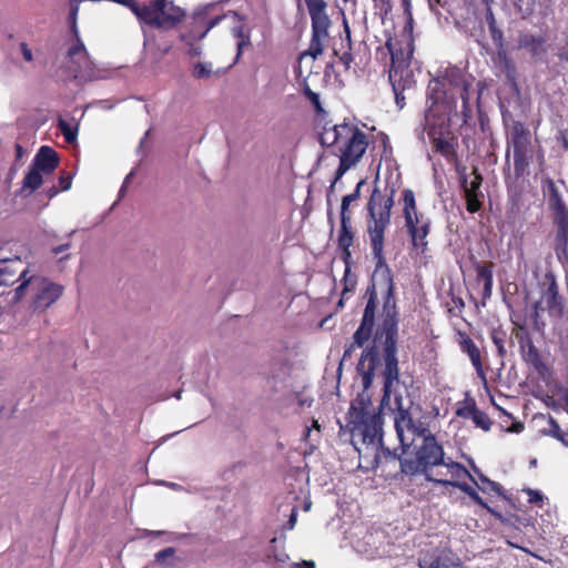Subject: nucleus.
<instances>
[{
  "label": "nucleus",
  "instance_id": "nucleus-34",
  "mask_svg": "<svg viewBox=\"0 0 568 568\" xmlns=\"http://www.w3.org/2000/svg\"><path fill=\"white\" fill-rule=\"evenodd\" d=\"M513 324L515 325L514 335L517 339L519 346L532 342L531 335L527 329L525 322L515 321L511 318Z\"/></svg>",
  "mask_w": 568,
  "mask_h": 568
},
{
  "label": "nucleus",
  "instance_id": "nucleus-11",
  "mask_svg": "<svg viewBox=\"0 0 568 568\" xmlns=\"http://www.w3.org/2000/svg\"><path fill=\"white\" fill-rule=\"evenodd\" d=\"M546 287L541 290L540 301L535 304V313H538V310L541 304L545 305V308L551 315L561 316L564 312V301L559 294L558 285L554 274L548 273L545 275Z\"/></svg>",
  "mask_w": 568,
  "mask_h": 568
},
{
  "label": "nucleus",
  "instance_id": "nucleus-38",
  "mask_svg": "<svg viewBox=\"0 0 568 568\" xmlns=\"http://www.w3.org/2000/svg\"><path fill=\"white\" fill-rule=\"evenodd\" d=\"M548 435H550L552 438L557 439L564 445L568 435V429H561L560 425L552 417H550Z\"/></svg>",
  "mask_w": 568,
  "mask_h": 568
},
{
  "label": "nucleus",
  "instance_id": "nucleus-6",
  "mask_svg": "<svg viewBox=\"0 0 568 568\" xmlns=\"http://www.w3.org/2000/svg\"><path fill=\"white\" fill-rule=\"evenodd\" d=\"M508 143L514 150V180H518L526 174L534 155L530 132L523 122L513 123Z\"/></svg>",
  "mask_w": 568,
  "mask_h": 568
},
{
  "label": "nucleus",
  "instance_id": "nucleus-48",
  "mask_svg": "<svg viewBox=\"0 0 568 568\" xmlns=\"http://www.w3.org/2000/svg\"><path fill=\"white\" fill-rule=\"evenodd\" d=\"M20 50H21V54H22L24 61H27V62L33 61V53L27 42L20 43Z\"/></svg>",
  "mask_w": 568,
  "mask_h": 568
},
{
  "label": "nucleus",
  "instance_id": "nucleus-10",
  "mask_svg": "<svg viewBox=\"0 0 568 568\" xmlns=\"http://www.w3.org/2000/svg\"><path fill=\"white\" fill-rule=\"evenodd\" d=\"M442 81L445 83V87H449L452 90L459 92L463 104L462 112L465 116H469L471 112L469 108V89L471 82L466 78L463 71L456 67L446 69Z\"/></svg>",
  "mask_w": 568,
  "mask_h": 568
},
{
  "label": "nucleus",
  "instance_id": "nucleus-43",
  "mask_svg": "<svg viewBox=\"0 0 568 568\" xmlns=\"http://www.w3.org/2000/svg\"><path fill=\"white\" fill-rule=\"evenodd\" d=\"M72 185V175L68 172H64L59 178V189L60 191H68Z\"/></svg>",
  "mask_w": 568,
  "mask_h": 568
},
{
  "label": "nucleus",
  "instance_id": "nucleus-61",
  "mask_svg": "<svg viewBox=\"0 0 568 568\" xmlns=\"http://www.w3.org/2000/svg\"><path fill=\"white\" fill-rule=\"evenodd\" d=\"M405 2V12L409 16V19L412 20V13H410V4L408 1Z\"/></svg>",
  "mask_w": 568,
  "mask_h": 568
},
{
  "label": "nucleus",
  "instance_id": "nucleus-59",
  "mask_svg": "<svg viewBox=\"0 0 568 568\" xmlns=\"http://www.w3.org/2000/svg\"><path fill=\"white\" fill-rule=\"evenodd\" d=\"M303 93H304V95H305L307 99H310V98H312L314 94H316V92L312 91V90L310 89V87H307V85L303 89Z\"/></svg>",
  "mask_w": 568,
  "mask_h": 568
},
{
  "label": "nucleus",
  "instance_id": "nucleus-62",
  "mask_svg": "<svg viewBox=\"0 0 568 568\" xmlns=\"http://www.w3.org/2000/svg\"><path fill=\"white\" fill-rule=\"evenodd\" d=\"M524 428L523 424H515L513 430L514 432H520Z\"/></svg>",
  "mask_w": 568,
  "mask_h": 568
},
{
  "label": "nucleus",
  "instance_id": "nucleus-57",
  "mask_svg": "<svg viewBox=\"0 0 568 568\" xmlns=\"http://www.w3.org/2000/svg\"><path fill=\"white\" fill-rule=\"evenodd\" d=\"M300 568H315L314 561H307L303 560L301 564H298Z\"/></svg>",
  "mask_w": 568,
  "mask_h": 568
},
{
  "label": "nucleus",
  "instance_id": "nucleus-14",
  "mask_svg": "<svg viewBox=\"0 0 568 568\" xmlns=\"http://www.w3.org/2000/svg\"><path fill=\"white\" fill-rule=\"evenodd\" d=\"M63 293V286L48 280L42 281V287L32 301L33 311H45L55 303Z\"/></svg>",
  "mask_w": 568,
  "mask_h": 568
},
{
  "label": "nucleus",
  "instance_id": "nucleus-41",
  "mask_svg": "<svg viewBox=\"0 0 568 568\" xmlns=\"http://www.w3.org/2000/svg\"><path fill=\"white\" fill-rule=\"evenodd\" d=\"M489 33L491 37L493 42L496 44L498 50H504V33L498 27L489 28Z\"/></svg>",
  "mask_w": 568,
  "mask_h": 568
},
{
  "label": "nucleus",
  "instance_id": "nucleus-3",
  "mask_svg": "<svg viewBox=\"0 0 568 568\" xmlns=\"http://www.w3.org/2000/svg\"><path fill=\"white\" fill-rule=\"evenodd\" d=\"M383 457L386 460L399 462L400 474L413 477L424 475L427 481L436 483L438 478L432 475V469L445 463V452L430 432L422 437V444L416 447L413 457H398L389 448H383Z\"/></svg>",
  "mask_w": 568,
  "mask_h": 568
},
{
  "label": "nucleus",
  "instance_id": "nucleus-44",
  "mask_svg": "<svg viewBox=\"0 0 568 568\" xmlns=\"http://www.w3.org/2000/svg\"><path fill=\"white\" fill-rule=\"evenodd\" d=\"M169 4V0H154L149 4L153 10H155L156 14L164 17L166 14L165 8Z\"/></svg>",
  "mask_w": 568,
  "mask_h": 568
},
{
  "label": "nucleus",
  "instance_id": "nucleus-16",
  "mask_svg": "<svg viewBox=\"0 0 568 568\" xmlns=\"http://www.w3.org/2000/svg\"><path fill=\"white\" fill-rule=\"evenodd\" d=\"M111 2L121 4L128 9H130L136 18L149 24V26H155V27H164L163 23V17L155 13V10H153L150 6H140L135 0H110Z\"/></svg>",
  "mask_w": 568,
  "mask_h": 568
},
{
  "label": "nucleus",
  "instance_id": "nucleus-53",
  "mask_svg": "<svg viewBox=\"0 0 568 568\" xmlns=\"http://www.w3.org/2000/svg\"><path fill=\"white\" fill-rule=\"evenodd\" d=\"M189 55L192 57V58H195V57H200L201 55V48L197 47V45H193L191 44L189 51H187Z\"/></svg>",
  "mask_w": 568,
  "mask_h": 568
},
{
  "label": "nucleus",
  "instance_id": "nucleus-26",
  "mask_svg": "<svg viewBox=\"0 0 568 568\" xmlns=\"http://www.w3.org/2000/svg\"><path fill=\"white\" fill-rule=\"evenodd\" d=\"M443 466H445L450 474V480L460 481L463 478H469L471 481H475L474 476L467 470V468L463 464L454 462L452 458H448L447 460L445 459Z\"/></svg>",
  "mask_w": 568,
  "mask_h": 568
},
{
  "label": "nucleus",
  "instance_id": "nucleus-27",
  "mask_svg": "<svg viewBox=\"0 0 568 568\" xmlns=\"http://www.w3.org/2000/svg\"><path fill=\"white\" fill-rule=\"evenodd\" d=\"M489 336H490L491 342L494 343V345L497 348L498 356L503 359L507 354V351H506V342H507V337H508L507 332L501 326L493 327L489 332Z\"/></svg>",
  "mask_w": 568,
  "mask_h": 568
},
{
  "label": "nucleus",
  "instance_id": "nucleus-51",
  "mask_svg": "<svg viewBox=\"0 0 568 568\" xmlns=\"http://www.w3.org/2000/svg\"><path fill=\"white\" fill-rule=\"evenodd\" d=\"M493 293V282L484 283L481 296L484 300L490 298Z\"/></svg>",
  "mask_w": 568,
  "mask_h": 568
},
{
  "label": "nucleus",
  "instance_id": "nucleus-18",
  "mask_svg": "<svg viewBox=\"0 0 568 568\" xmlns=\"http://www.w3.org/2000/svg\"><path fill=\"white\" fill-rule=\"evenodd\" d=\"M386 48L390 54V68L389 71H397V75L402 74L407 75L410 74L408 69L409 67V52H406L400 45L398 41H394L393 39H388L386 41Z\"/></svg>",
  "mask_w": 568,
  "mask_h": 568
},
{
  "label": "nucleus",
  "instance_id": "nucleus-35",
  "mask_svg": "<svg viewBox=\"0 0 568 568\" xmlns=\"http://www.w3.org/2000/svg\"><path fill=\"white\" fill-rule=\"evenodd\" d=\"M169 3L171 4V7L169 12H166V14H164L163 17V23L164 26L170 24L171 27H173L182 21V19L184 18V11L179 7H175L172 1H169Z\"/></svg>",
  "mask_w": 568,
  "mask_h": 568
},
{
  "label": "nucleus",
  "instance_id": "nucleus-64",
  "mask_svg": "<svg viewBox=\"0 0 568 568\" xmlns=\"http://www.w3.org/2000/svg\"><path fill=\"white\" fill-rule=\"evenodd\" d=\"M342 60L345 62V63H348V61L351 60V54L349 53H344L343 57H342Z\"/></svg>",
  "mask_w": 568,
  "mask_h": 568
},
{
  "label": "nucleus",
  "instance_id": "nucleus-50",
  "mask_svg": "<svg viewBox=\"0 0 568 568\" xmlns=\"http://www.w3.org/2000/svg\"><path fill=\"white\" fill-rule=\"evenodd\" d=\"M527 494L529 496L528 501L530 504H536L538 501H542V495L539 491L532 490V489H528Z\"/></svg>",
  "mask_w": 568,
  "mask_h": 568
},
{
  "label": "nucleus",
  "instance_id": "nucleus-49",
  "mask_svg": "<svg viewBox=\"0 0 568 568\" xmlns=\"http://www.w3.org/2000/svg\"><path fill=\"white\" fill-rule=\"evenodd\" d=\"M510 150L507 148L506 154H505V165H504V176L505 181L507 182L508 179H510Z\"/></svg>",
  "mask_w": 568,
  "mask_h": 568
},
{
  "label": "nucleus",
  "instance_id": "nucleus-39",
  "mask_svg": "<svg viewBox=\"0 0 568 568\" xmlns=\"http://www.w3.org/2000/svg\"><path fill=\"white\" fill-rule=\"evenodd\" d=\"M374 8L382 19H384L392 11L390 0H373Z\"/></svg>",
  "mask_w": 568,
  "mask_h": 568
},
{
  "label": "nucleus",
  "instance_id": "nucleus-24",
  "mask_svg": "<svg viewBox=\"0 0 568 568\" xmlns=\"http://www.w3.org/2000/svg\"><path fill=\"white\" fill-rule=\"evenodd\" d=\"M497 58L500 70L505 74L507 82L513 87H517V68L513 59L505 50H498Z\"/></svg>",
  "mask_w": 568,
  "mask_h": 568
},
{
  "label": "nucleus",
  "instance_id": "nucleus-13",
  "mask_svg": "<svg viewBox=\"0 0 568 568\" xmlns=\"http://www.w3.org/2000/svg\"><path fill=\"white\" fill-rule=\"evenodd\" d=\"M458 345L460 351L466 354L471 362V365L474 366L477 376L486 381V372L484 368L483 363V356H481V349L476 345V343L473 341V338L463 332L458 333Z\"/></svg>",
  "mask_w": 568,
  "mask_h": 568
},
{
  "label": "nucleus",
  "instance_id": "nucleus-7",
  "mask_svg": "<svg viewBox=\"0 0 568 568\" xmlns=\"http://www.w3.org/2000/svg\"><path fill=\"white\" fill-rule=\"evenodd\" d=\"M365 184L366 180H359L354 191L342 197L339 212L341 225L337 234V243H354L355 232L352 226L354 209L358 205L361 190Z\"/></svg>",
  "mask_w": 568,
  "mask_h": 568
},
{
  "label": "nucleus",
  "instance_id": "nucleus-23",
  "mask_svg": "<svg viewBox=\"0 0 568 568\" xmlns=\"http://www.w3.org/2000/svg\"><path fill=\"white\" fill-rule=\"evenodd\" d=\"M436 484H440L443 486H453L465 493L475 504L480 507L487 509L488 511H493L491 508L487 505V503L479 496V494L475 490L474 487L466 483L457 481V480H447V479H437Z\"/></svg>",
  "mask_w": 568,
  "mask_h": 568
},
{
  "label": "nucleus",
  "instance_id": "nucleus-8",
  "mask_svg": "<svg viewBox=\"0 0 568 568\" xmlns=\"http://www.w3.org/2000/svg\"><path fill=\"white\" fill-rule=\"evenodd\" d=\"M326 7H307L312 21V38L310 47L304 54L316 59L323 53L324 40L327 37V28L329 26L328 17L325 13Z\"/></svg>",
  "mask_w": 568,
  "mask_h": 568
},
{
  "label": "nucleus",
  "instance_id": "nucleus-21",
  "mask_svg": "<svg viewBox=\"0 0 568 568\" xmlns=\"http://www.w3.org/2000/svg\"><path fill=\"white\" fill-rule=\"evenodd\" d=\"M388 73H389L388 74L389 82L392 84L393 92L395 95L396 105L399 109H403L405 106L404 91L406 89H410L412 84L414 82L412 79V75L410 74L403 75V73L397 75V71H395V70L389 71Z\"/></svg>",
  "mask_w": 568,
  "mask_h": 568
},
{
  "label": "nucleus",
  "instance_id": "nucleus-52",
  "mask_svg": "<svg viewBox=\"0 0 568 568\" xmlns=\"http://www.w3.org/2000/svg\"><path fill=\"white\" fill-rule=\"evenodd\" d=\"M306 7H326L324 0H305Z\"/></svg>",
  "mask_w": 568,
  "mask_h": 568
},
{
  "label": "nucleus",
  "instance_id": "nucleus-5",
  "mask_svg": "<svg viewBox=\"0 0 568 568\" xmlns=\"http://www.w3.org/2000/svg\"><path fill=\"white\" fill-rule=\"evenodd\" d=\"M544 187L548 193L547 204L554 214L556 227L554 250L560 263H568V207L551 179L545 181Z\"/></svg>",
  "mask_w": 568,
  "mask_h": 568
},
{
  "label": "nucleus",
  "instance_id": "nucleus-37",
  "mask_svg": "<svg viewBox=\"0 0 568 568\" xmlns=\"http://www.w3.org/2000/svg\"><path fill=\"white\" fill-rule=\"evenodd\" d=\"M471 420L476 425V427L481 428L485 432H488L493 425V422L489 418V416L479 408L476 409V413L473 415Z\"/></svg>",
  "mask_w": 568,
  "mask_h": 568
},
{
  "label": "nucleus",
  "instance_id": "nucleus-1",
  "mask_svg": "<svg viewBox=\"0 0 568 568\" xmlns=\"http://www.w3.org/2000/svg\"><path fill=\"white\" fill-rule=\"evenodd\" d=\"M394 203H367V233L375 261L371 283L366 288L367 303L359 326L353 335V343L344 352V358L351 356L355 347H363L373 336L372 345L364 348L356 366L362 376L363 392L351 402L347 425L353 437L376 450L375 462L383 457V416L375 412L368 388L372 386L376 366L382 358L383 397L382 405L388 404L392 395L395 400V429L404 450L409 448L416 437H423L430 430L412 417L409 406L403 403L396 393L400 383L397 358L398 311L395 296V283L384 253L385 231L390 224Z\"/></svg>",
  "mask_w": 568,
  "mask_h": 568
},
{
  "label": "nucleus",
  "instance_id": "nucleus-46",
  "mask_svg": "<svg viewBox=\"0 0 568 568\" xmlns=\"http://www.w3.org/2000/svg\"><path fill=\"white\" fill-rule=\"evenodd\" d=\"M316 429L317 433L321 432V425L318 424V420L316 419H312V426H306L305 427V432H304V440L306 443H311V433H312V429Z\"/></svg>",
  "mask_w": 568,
  "mask_h": 568
},
{
  "label": "nucleus",
  "instance_id": "nucleus-36",
  "mask_svg": "<svg viewBox=\"0 0 568 568\" xmlns=\"http://www.w3.org/2000/svg\"><path fill=\"white\" fill-rule=\"evenodd\" d=\"M28 273H29V268L24 267L23 270L20 271V274L18 275V281H21V283L14 290V296H13L14 302H19L23 297L24 292L31 282V277H27Z\"/></svg>",
  "mask_w": 568,
  "mask_h": 568
},
{
  "label": "nucleus",
  "instance_id": "nucleus-45",
  "mask_svg": "<svg viewBox=\"0 0 568 568\" xmlns=\"http://www.w3.org/2000/svg\"><path fill=\"white\" fill-rule=\"evenodd\" d=\"M236 37L240 38V41L237 42V58L242 54L243 47L250 45V39L244 38L242 28H239L235 30Z\"/></svg>",
  "mask_w": 568,
  "mask_h": 568
},
{
  "label": "nucleus",
  "instance_id": "nucleus-47",
  "mask_svg": "<svg viewBox=\"0 0 568 568\" xmlns=\"http://www.w3.org/2000/svg\"><path fill=\"white\" fill-rule=\"evenodd\" d=\"M174 552H175V550L172 547L162 549L159 552H156L155 559H156L158 562H163L168 557L173 556Z\"/></svg>",
  "mask_w": 568,
  "mask_h": 568
},
{
  "label": "nucleus",
  "instance_id": "nucleus-9",
  "mask_svg": "<svg viewBox=\"0 0 568 568\" xmlns=\"http://www.w3.org/2000/svg\"><path fill=\"white\" fill-rule=\"evenodd\" d=\"M471 175L474 176L470 182L467 180L466 174L460 175V186L464 192L466 201V210L474 214L481 210L484 193L480 191L483 176L477 168H474Z\"/></svg>",
  "mask_w": 568,
  "mask_h": 568
},
{
  "label": "nucleus",
  "instance_id": "nucleus-60",
  "mask_svg": "<svg viewBox=\"0 0 568 568\" xmlns=\"http://www.w3.org/2000/svg\"><path fill=\"white\" fill-rule=\"evenodd\" d=\"M67 247H69V244L57 246V247L53 248V253L54 254H59L62 251H64Z\"/></svg>",
  "mask_w": 568,
  "mask_h": 568
},
{
  "label": "nucleus",
  "instance_id": "nucleus-42",
  "mask_svg": "<svg viewBox=\"0 0 568 568\" xmlns=\"http://www.w3.org/2000/svg\"><path fill=\"white\" fill-rule=\"evenodd\" d=\"M193 75L196 79L209 78L211 75V70L207 69L205 64L199 62L194 65Z\"/></svg>",
  "mask_w": 568,
  "mask_h": 568
},
{
  "label": "nucleus",
  "instance_id": "nucleus-40",
  "mask_svg": "<svg viewBox=\"0 0 568 568\" xmlns=\"http://www.w3.org/2000/svg\"><path fill=\"white\" fill-rule=\"evenodd\" d=\"M75 37H77V43H75V44H73V45L69 49V51H68V55H69L70 58H74V57H75V55H78V54H82V55H83V58H87V57H88V52H87V50H85V47H84L83 42L80 40V38H79V34H78V33L75 34Z\"/></svg>",
  "mask_w": 568,
  "mask_h": 568
},
{
  "label": "nucleus",
  "instance_id": "nucleus-31",
  "mask_svg": "<svg viewBox=\"0 0 568 568\" xmlns=\"http://www.w3.org/2000/svg\"><path fill=\"white\" fill-rule=\"evenodd\" d=\"M42 174V171L31 165L29 172L23 179V187L30 189L31 191L38 190L43 182Z\"/></svg>",
  "mask_w": 568,
  "mask_h": 568
},
{
  "label": "nucleus",
  "instance_id": "nucleus-63",
  "mask_svg": "<svg viewBox=\"0 0 568 568\" xmlns=\"http://www.w3.org/2000/svg\"><path fill=\"white\" fill-rule=\"evenodd\" d=\"M312 402H313L312 399H311V400L301 399V400H300V405H301V406H304V405L311 406V405H312Z\"/></svg>",
  "mask_w": 568,
  "mask_h": 568
},
{
  "label": "nucleus",
  "instance_id": "nucleus-15",
  "mask_svg": "<svg viewBox=\"0 0 568 568\" xmlns=\"http://www.w3.org/2000/svg\"><path fill=\"white\" fill-rule=\"evenodd\" d=\"M518 47L525 49L536 61H545L548 51L547 39L544 36L532 33H520Z\"/></svg>",
  "mask_w": 568,
  "mask_h": 568
},
{
  "label": "nucleus",
  "instance_id": "nucleus-19",
  "mask_svg": "<svg viewBox=\"0 0 568 568\" xmlns=\"http://www.w3.org/2000/svg\"><path fill=\"white\" fill-rule=\"evenodd\" d=\"M23 262L19 256L12 258L0 256V286H10L18 281L20 271L23 270Z\"/></svg>",
  "mask_w": 568,
  "mask_h": 568
},
{
  "label": "nucleus",
  "instance_id": "nucleus-25",
  "mask_svg": "<svg viewBox=\"0 0 568 568\" xmlns=\"http://www.w3.org/2000/svg\"><path fill=\"white\" fill-rule=\"evenodd\" d=\"M428 568H463L458 558L449 550L440 551Z\"/></svg>",
  "mask_w": 568,
  "mask_h": 568
},
{
  "label": "nucleus",
  "instance_id": "nucleus-33",
  "mask_svg": "<svg viewBox=\"0 0 568 568\" xmlns=\"http://www.w3.org/2000/svg\"><path fill=\"white\" fill-rule=\"evenodd\" d=\"M57 125L68 143L75 142L78 136V125L72 126L62 116H59Z\"/></svg>",
  "mask_w": 568,
  "mask_h": 568
},
{
  "label": "nucleus",
  "instance_id": "nucleus-30",
  "mask_svg": "<svg viewBox=\"0 0 568 568\" xmlns=\"http://www.w3.org/2000/svg\"><path fill=\"white\" fill-rule=\"evenodd\" d=\"M429 99L433 103H437L449 95V92L446 90L445 83L442 79L437 78L429 82L428 84Z\"/></svg>",
  "mask_w": 568,
  "mask_h": 568
},
{
  "label": "nucleus",
  "instance_id": "nucleus-28",
  "mask_svg": "<svg viewBox=\"0 0 568 568\" xmlns=\"http://www.w3.org/2000/svg\"><path fill=\"white\" fill-rule=\"evenodd\" d=\"M477 488L486 495L504 496L503 487L500 484L490 480L484 474L479 475V483L473 481Z\"/></svg>",
  "mask_w": 568,
  "mask_h": 568
},
{
  "label": "nucleus",
  "instance_id": "nucleus-4",
  "mask_svg": "<svg viewBox=\"0 0 568 568\" xmlns=\"http://www.w3.org/2000/svg\"><path fill=\"white\" fill-rule=\"evenodd\" d=\"M400 202L403 205L405 227L410 239L412 250L417 254L423 255L428 250L427 236L430 233L432 221L424 213L418 212L413 190H403Z\"/></svg>",
  "mask_w": 568,
  "mask_h": 568
},
{
  "label": "nucleus",
  "instance_id": "nucleus-20",
  "mask_svg": "<svg viewBox=\"0 0 568 568\" xmlns=\"http://www.w3.org/2000/svg\"><path fill=\"white\" fill-rule=\"evenodd\" d=\"M59 162L60 159L58 152L51 146L43 145L38 150L32 161V165L47 175L51 174L58 168Z\"/></svg>",
  "mask_w": 568,
  "mask_h": 568
},
{
  "label": "nucleus",
  "instance_id": "nucleus-54",
  "mask_svg": "<svg viewBox=\"0 0 568 568\" xmlns=\"http://www.w3.org/2000/svg\"><path fill=\"white\" fill-rule=\"evenodd\" d=\"M312 104L314 105V108L316 109V111H322V106H321V101H320V95L316 93L314 94L312 98L308 99Z\"/></svg>",
  "mask_w": 568,
  "mask_h": 568
},
{
  "label": "nucleus",
  "instance_id": "nucleus-32",
  "mask_svg": "<svg viewBox=\"0 0 568 568\" xmlns=\"http://www.w3.org/2000/svg\"><path fill=\"white\" fill-rule=\"evenodd\" d=\"M476 270V280L483 281L484 283H489L494 281L493 271H494V263L487 262V263H479L477 262L475 264Z\"/></svg>",
  "mask_w": 568,
  "mask_h": 568
},
{
  "label": "nucleus",
  "instance_id": "nucleus-12",
  "mask_svg": "<svg viewBox=\"0 0 568 568\" xmlns=\"http://www.w3.org/2000/svg\"><path fill=\"white\" fill-rule=\"evenodd\" d=\"M354 243H337V247L341 251V260L345 265L344 276L342 278L343 292L339 305L343 304V300L347 298L349 294H353L357 285V275L352 272L353 257L351 246Z\"/></svg>",
  "mask_w": 568,
  "mask_h": 568
},
{
  "label": "nucleus",
  "instance_id": "nucleus-17",
  "mask_svg": "<svg viewBox=\"0 0 568 568\" xmlns=\"http://www.w3.org/2000/svg\"><path fill=\"white\" fill-rule=\"evenodd\" d=\"M520 356L526 365L532 368L540 377L545 378L550 371L534 342L519 346Z\"/></svg>",
  "mask_w": 568,
  "mask_h": 568
},
{
  "label": "nucleus",
  "instance_id": "nucleus-58",
  "mask_svg": "<svg viewBox=\"0 0 568 568\" xmlns=\"http://www.w3.org/2000/svg\"><path fill=\"white\" fill-rule=\"evenodd\" d=\"M303 93H304V95H305L307 99H310V98H312L314 94H316V92L312 91V90L310 89V87H307V85L303 89Z\"/></svg>",
  "mask_w": 568,
  "mask_h": 568
},
{
  "label": "nucleus",
  "instance_id": "nucleus-29",
  "mask_svg": "<svg viewBox=\"0 0 568 568\" xmlns=\"http://www.w3.org/2000/svg\"><path fill=\"white\" fill-rule=\"evenodd\" d=\"M478 409L476 400L471 397H466L464 400H460L456 404L455 414L457 417L463 419H471L473 415Z\"/></svg>",
  "mask_w": 568,
  "mask_h": 568
},
{
  "label": "nucleus",
  "instance_id": "nucleus-55",
  "mask_svg": "<svg viewBox=\"0 0 568 568\" xmlns=\"http://www.w3.org/2000/svg\"><path fill=\"white\" fill-rule=\"evenodd\" d=\"M59 192H60V189L58 186H55V185H52L51 187H49L45 191V193H47L49 199L54 197Z\"/></svg>",
  "mask_w": 568,
  "mask_h": 568
},
{
  "label": "nucleus",
  "instance_id": "nucleus-56",
  "mask_svg": "<svg viewBox=\"0 0 568 568\" xmlns=\"http://www.w3.org/2000/svg\"><path fill=\"white\" fill-rule=\"evenodd\" d=\"M486 20H487L488 29L491 28V26L497 27L495 17L490 10L487 13Z\"/></svg>",
  "mask_w": 568,
  "mask_h": 568
},
{
  "label": "nucleus",
  "instance_id": "nucleus-2",
  "mask_svg": "<svg viewBox=\"0 0 568 568\" xmlns=\"http://www.w3.org/2000/svg\"><path fill=\"white\" fill-rule=\"evenodd\" d=\"M320 141L339 159V164L327 192V203L329 204L331 192L343 175L362 161L371 140L369 135L356 124L343 122L331 128L325 126L320 134Z\"/></svg>",
  "mask_w": 568,
  "mask_h": 568
},
{
  "label": "nucleus",
  "instance_id": "nucleus-22",
  "mask_svg": "<svg viewBox=\"0 0 568 568\" xmlns=\"http://www.w3.org/2000/svg\"><path fill=\"white\" fill-rule=\"evenodd\" d=\"M426 131L428 138L432 140L433 148L435 149L436 152H439L443 156H445L448 160L456 156V150L452 140L437 136L435 126H429L426 129Z\"/></svg>",
  "mask_w": 568,
  "mask_h": 568
}]
</instances>
